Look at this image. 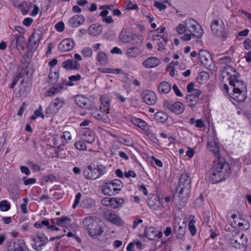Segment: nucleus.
Returning a JSON list of instances; mask_svg holds the SVG:
<instances>
[{"mask_svg":"<svg viewBox=\"0 0 251 251\" xmlns=\"http://www.w3.org/2000/svg\"><path fill=\"white\" fill-rule=\"evenodd\" d=\"M223 92L226 93L231 100L242 102L247 98V88L244 82L239 77L226 80L221 85Z\"/></svg>","mask_w":251,"mask_h":251,"instance_id":"nucleus-1","label":"nucleus"},{"mask_svg":"<svg viewBox=\"0 0 251 251\" xmlns=\"http://www.w3.org/2000/svg\"><path fill=\"white\" fill-rule=\"evenodd\" d=\"M175 31L180 35L183 41H189L196 37L201 38L203 34V30L199 24L193 18H187L184 21L178 24L175 27Z\"/></svg>","mask_w":251,"mask_h":251,"instance_id":"nucleus-2","label":"nucleus"},{"mask_svg":"<svg viewBox=\"0 0 251 251\" xmlns=\"http://www.w3.org/2000/svg\"><path fill=\"white\" fill-rule=\"evenodd\" d=\"M191 188V180L187 174L181 175L179 183L175 193V203L177 206H183L189 198Z\"/></svg>","mask_w":251,"mask_h":251,"instance_id":"nucleus-3","label":"nucleus"},{"mask_svg":"<svg viewBox=\"0 0 251 251\" xmlns=\"http://www.w3.org/2000/svg\"><path fill=\"white\" fill-rule=\"evenodd\" d=\"M210 180L216 183L228 177L230 173L229 165L223 159L218 158L213 163Z\"/></svg>","mask_w":251,"mask_h":251,"instance_id":"nucleus-4","label":"nucleus"},{"mask_svg":"<svg viewBox=\"0 0 251 251\" xmlns=\"http://www.w3.org/2000/svg\"><path fill=\"white\" fill-rule=\"evenodd\" d=\"M100 224V221L99 219L93 216L85 218L82 221L83 227L92 238H97L103 232V230Z\"/></svg>","mask_w":251,"mask_h":251,"instance_id":"nucleus-5","label":"nucleus"},{"mask_svg":"<svg viewBox=\"0 0 251 251\" xmlns=\"http://www.w3.org/2000/svg\"><path fill=\"white\" fill-rule=\"evenodd\" d=\"M218 62L222 68L223 81L226 82V80L233 77H239L240 74L236 69L230 65L231 58L229 56H224L219 59Z\"/></svg>","mask_w":251,"mask_h":251,"instance_id":"nucleus-6","label":"nucleus"},{"mask_svg":"<svg viewBox=\"0 0 251 251\" xmlns=\"http://www.w3.org/2000/svg\"><path fill=\"white\" fill-rule=\"evenodd\" d=\"M106 168L102 164L97 165H89L84 168L83 175L86 179L95 180L103 176L106 173Z\"/></svg>","mask_w":251,"mask_h":251,"instance_id":"nucleus-7","label":"nucleus"},{"mask_svg":"<svg viewBox=\"0 0 251 251\" xmlns=\"http://www.w3.org/2000/svg\"><path fill=\"white\" fill-rule=\"evenodd\" d=\"M123 187V183L119 179H114L104 183L102 186V193L107 196H113L119 193Z\"/></svg>","mask_w":251,"mask_h":251,"instance_id":"nucleus-8","label":"nucleus"},{"mask_svg":"<svg viewBox=\"0 0 251 251\" xmlns=\"http://www.w3.org/2000/svg\"><path fill=\"white\" fill-rule=\"evenodd\" d=\"M43 35V28L36 29L30 36L27 44V52L33 53L37 49Z\"/></svg>","mask_w":251,"mask_h":251,"instance_id":"nucleus-9","label":"nucleus"},{"mask_svg":"<svg viewBox=\"0 0 251 251\" xmlns=\"http://www.w3.org/2000/svg\"><path fill=\"white\" fill-rule=\"evenodd\" d=\"M247 237L240 232H232L229 239V243L235 248L239 249L245 247L247 243Z\"/></svg>","mask_w":251,"mask_h":251,"instance_id":"nucleus-10","label":"nucleus"},{"mask_svg":"<svg viewBox=\"0 0 251 251\" xmlns=\"http://www.w3.org/2000/svg\"><path fill=\"white\" fill-rule=\"evenodd\" d=\"M211 28L212 33L215 36L222 37L226 36L225 25L221 19L214 20L211 24Z\"/></svg>","mask_w":251,"mask_h":251,"instance_id":"nucleus-11","label":"nucleus"},{"mask_svg":"<svg viewBox=\"0 0 251 251\" xmlns=\"http://www.w3.org/2000/svg\"><path fill=\"white\" fill-rule=\"evenodd\" d=\"M198 56L201 63L205 67L211 70L215 69L210 53L207 50H201L198 53Z\"/></svg>","mask_w":251,"mask_h":251,"instance_id":"nucleus-12","label":"nucleus"},{"mask_svg":"<svg viewBox=\"0 0 251 251\" xmlns=\"http://www.w3.org/2000/svg\"><path fill=\"white\" fill-rule=\"evenodd\" d=\"M66 100L63 98H56L46 108V114L49 115L57 113L66 104Z\"/></svg>","mask_w":251,"mask_h":251,"instance_id":"nucleus-13","label":"nucleus"},{"mask_svg":"<svg viewBox=\"0 0 251 251\" xmlns=\"http://www.w3.org/2000/svg\"><path fill=\"white\" fill-rule=\"evenodd\" d=\"M33 241L35 243L32 245V247L37 251H41L42 250V247L45 246L49 240L48 237L42 233L37 232L36 236L32 237Z\"/></svg>","mask_w":251,"mask_h":251,"instance_id":"nucleus-14","label":"nucleus"},{"mask_svg":"<svg viewBox=\"0 0 251 251\" xmlns=\"http://www.w3.org/2000/svg\"><path fill=\"white\" fill-rule=\"evenodd\" d=\"M25 38L22 35H14L11 37L10 48H14L20 51L25 50Z\"/></svg>","mask_w":251,"mask_h":251,"instance_id":"nucleus-15","label":"nucleus"},{"mask_svg":"<svg viewBox=\"0 0 251 251\" xmlns=\"http://www.w3.org/2000/svg\"><path fill=\"white\" fill-rule=\"evenodd\" d=\"M231 218L233 220L231 223L232 226L243 230H247L249 228L250 224L247 221L238 218L236 214H232Z\"/></svg>","mask_w":251,"mask_h":251,"instance_id":"nucleus-16","label":"nucleus"},{"mask_svg":"<svg viewBox=\"0 0 251 251\" xmlns=\"http://www.w3.org/2000/svg\"><path fill=\"white\" fill-rule=\"evenodd\" d=\"M75 102L82 108L90 109L92 107L91 100L82 95H77L75 97Z\"/></svg>","mask_w":251,"mask_h":251,"instance_id":"nucleus-17","label":"nucleus"},{"mask_svg":"<svg viewBox=\"0 0 251 251\" xmlns=\"http://www.w3.org/2000/svg\"><path fill=\"white\" fill-rule=\"evenodd\" d=\"M75 44L73 40L66 38L63 40L58 45V50L60 52H65L72 50Z\"/></svg>","mask_w":251,"mask_h":251,"instance_id":"nucleus-18","label":"nucleus"},{"mask_svg":"<svg viewBox=\"0 0 251 251\" xmlns=\"http://www.w3.org/2000/svg\"><path fill=\"white\" fill-rule=\"evenodd\" d=\"M166 30L165 27H162L160 28H158V33L160 34H158V49H162L164 48L167 43L168 42V38L164 33Z\"/></svg>","mask_w":251,"mask_h":251,"instance_id":"nucleus-19","label":"nucleus"},{"mask_svg":"<svg viewBox=\"0 0 251 251\" xmlns=\"http://www.w3.org/2000/svg\"><path fill=\"white\" fill-rule=\"evenodd\" d=\"M85 20L82 15H75L69 19L68 24L72 27H76L82 25Z\"/></svg>","mask_w":251,"mask_h":251,"instance_id":"nucleus-20","label":"nucleus"},{"mask_svg":"<svg viewBox=\"0 0 251 251\" xmlns=\"http://www.w3.org/2000/svg\"><path fill=\"white\" fill-rule=\"evenodd\" d=\"M80 135L81 139L88 143L93 144L95 141V134L91 130L83 129L80 131Z\"/></svg>","mask_w":251,"mask_h":251,"instance_id":"nucleus-21","label":"nucleus"},{"mask_svg":"<svg viewBox=\"0 0 251 251\" xmlns=\"http://www.w3.org/2000/svg\"><path fill=\"white\" fill-rule=\"evenodd\" d=\"M62 67L67 70H78L80 67V64L76 60L68 59L62 63Z\"/></svg>","mask_w":251,"mask_h":251,"instance_id":"nucleus-22","label":"nucleus"},{"mask_svg":"<svg viewBox=\"0 0 251 251\" xmlns=\"http://www.w3.org/2000/svg\"><path fill=\"white\" fill-rule=\"evenodd\" d=\"M106 218L111 223L117 226L122 224V221L120 217L111 211H106L105 213Z\"/></svg>","mask_w":251,"mask_h":251,"instance_id":"nucleus-23","label":"nucleus"},{"mask_svg":"<svg viewBox=\"0 0 251 251\" xmlns=\"http://www.w3.org/2000/svg\"><path fill=\"white\" fill-rule=\"evenodd\" d=\"M13 248H11L12 251H30L27 248L25 241L23 239H18L13 242Z\"/></svg>","mask_w":251,"mask_h":251,"instance_id":"nucleus-24","label":"nucleus"},{"mask_svg":"<svg viewBox=\"0 0 251 251\" xmlns=\"http://www.w3.org/2000/svg\"><path fill=\"white\" fill-rule=\"evenodd\" d=\"M132 32L129 28H123L119 35V38L123 43H128L131 41Z\"/></svg>","mask_w":251,"mask_h":251,"instance_id":"nucleus-25","label":"nucleus"},{"mask_svg":"<svg viewBox=\"0 0 251 251\" xmlns=\"http://www.w3.org/2000/svg\"><path fill=\"white\" fill-rule=\"evenodd\" d=\"M107 113H104V112L102 110H98L93 112L92 114L93 117L97 120H99L104 123H108L109 122V119L107 115Z\"/></svg>","mask_w":251,"mask_h":251,"instance_id":"nucleus-26","label":"nucleus"},{"mask_svg":"<svg viewBox=\"0 0 251 251\" xmlns=\"http://www.w3.org/2000/svg\"><path fill=\"white\" fill-rule=\"evenodd\" d=\"M64 83H58L56 85L50 88L47 91V96L52 97L59 93L63 89L64 87Z\"/></svg>","mask_w":251,"mask_h":251,"instance_id":"nucleus-27","label":"nucleus"},{"mask_svg":"<svg viewBox=\"0 0 251 251\" xmlns=\"http://www.w3.org/2000/svg\"><path fill=\"white\" fill-rule=\"evenodd\" d=\"M100 100L101 101V106L100 109L104 112H106V113H109L110 100L108 97L105 96H101L100 97Z\"/></svg>","mask_w":251,"mask_h":251,"instance_id":"nucleus-28","label":"nucleus"},{"mask_svg":"<svg viewBox=\"0 0 251 251\" xmlns=\"http://www.w3.org/2000/svg\"><path fill=\"white\" fill-rule=\"evenodd\" d=\"M170 109L175 113L180 114L185 110V106L182 102L176 101L171 105Z\"/></svg>","mask_w":251,"mask_h":251,"instance_id":"nucleus-29","label":"nucleus"},{"mask_svg":"<svg viewBox=\"0 0 251 251\" xmlns=\"http://www.w3.org/2000/svg\"><path fill=\"white\" fill-rule=\"evenodd\" d=\"M201 92L200 90H196V95L191 94L186 97V102L189 105L192 106L195 105L198 100L199 97L201 95Z\"/></svg>","mask_w":251,"mask_h":251,"instance_id":"nucleus-30","label":"nucleus"},{"mask_svg":"<svg viewBox=\"0 0 251 251\" xmlns=\"http://www.w3.org/2000/svg\"><path fill=\"white\" fill-rule=\"evenodd\" d=\"M102 30V25L98 24H93L89 27L88 32L90 35L96 36L100 34Z\"/></svg>","mask_w":251,"mask_h":251,"instance_id":"nucleus-31","label":"nucleus"},{"mask_svg":"<svg viewBox=\"0 0 251 251\" xmlns=\"http://www.w3.org/2000/svg\"><path fill=\"white\" fill-rule=\"evenodd\" d=\"M143 100L148 105H152L155 103V100L151 94V93L149 91H145L141 94Z\"/></svg>","mask_w":251,"mask_h":251,"instance_id":"nucleus-32","label":"nucleus"},{"mask_svg":"<svg viewBox=\"0 0 251 251\" xmlns=\"http://www.w3.org/2000/svg\"><path fill=\"white\" fill-rule=\"evenodd\" d=\"M208 148L210 151L213 152L216 157L220 158L219 157L220 147L218 143L215 142H212L209 141L208 142Z\"/></svg>","mask_w":251,"mask_h":251,"instance_id":"nucleus-33","label":"nucleus"},{"mask_svg":"<svg viewBox=\"0 0 251 251\" xmlns=\"http://www.w3.org/2000/svg\"><path fill=\"white\" fill-rule=\"evenodd\" d=\"M143 66L147 68H152L157 66V58L150 57L146 59L142 63Z\"/></svg>","mask_w":251,"mask_h":251,"instance_id":"nucleus-34","label":"nucleus"},{"mask_svg":"<svg viewBox=\"0 0 251 251\" xmlns=\"http://www.w3.org/2000/svg\"><path fill=\"white\" fill-rule=\"evenodd\" d=\"M145 234L150 240H153L157 237V230L152 227H147L145 230Z\"/></svg>","mask_w":251,"mask_h":251,"instance_id":"nucleus-35","label":"nucleus"},{"mask_svg":"<svg viewBox=\"0 0 251 251\" xmlns=\"http://www.w3.org/2000/svg\"><path fill=\"white\" fill-rule=\"evenodd\" d=\"M140 53L139 49L136 47H130L127 49L126 55L128 57L135 58Z\"/></svg>","mask_w":251,"mask_h":251,"instance_id":"nucleus-36","label":"nucleus"},{"mask_svg":"<svg viewBox=\"0 0 251 251\" xmlns=\"http://www.w3.org/2000/svg\"><path fill=\"white\" fill-rule=\"evenodd\" d=\"M178 65V62L172 61L167 66V71L169 73L170 76L174 77L176 75V66Z\"/></svg>","mask_w":251,"mask_h":251,"instance_id":"nucleus-37","label":"nucleus"},{"mask_svg":"<svg viewBox=\"0 0 251 251\" xmlns=\"http://www.w3.org/2000/svg\"><path fill=\"white\" fill-rule=\"evenodd\" d=\"M171 88V85L166 81L162 82L158 87V89L160 93L165 94L170 92Z\"/></svg>","mask_w":251,"mask_h":251,"instance_id":"nucleus-38","label":"nucleus"},{"mask_svg":"<svg viewBox=\"0 0 251 251\" xmlns=\"http://www.w3.org/2000/svg\"><path fill=\"white\" fill-rule=\"evenodd\" d=\"M56 221L58 226H66L69 224L71 219L67 216H62L60 218H56Z\"/></svg>","mask_w":251,"mask_h":251,"instance_id":"nucleus-39","label":"nucleus"},{"mask_svg":"<svg viewBox=\"0 0 251 251\" xmlns=\"http://www.w3.org/2000/svg\"><path fill=\"white\" fill-rule=\"evenodd\" d=\"M208 74L205 71H202L199 73L197 81L200 84H203L208 80Z\"/></svg>","mask_w":251,"mask_h":251,"instance_id":"nucleus-40","label":"nucleus"},{"mask_svg":"<svg viewBox=\"0 0 251 251\" xmlns=\"http://www.w3.org/2000/svg\"><path fill=\"white\" fill-rule=\"evenodd\" d=\"M114 201L115 198H105L101 200V203L104 206L115 208Z\"/></svg>","mask_w":251,"mask_h":251,"instance_id":"nucleus-41","label":"nucleus"},{"mask_svg":"<svg viewBox=\"0 0 251 251\" xmlns=\"http://www.w3.org/2000/svg\"><path fill=\"white\" fill-rule=\"evenodd\" d=\"M59 76V73L58 71H55L52 72L50 71L49 75V82L52 84H54L57 81Z\"/></svg>","mask_w":251,"mask_h":251,"instance_id":"nucleus-42","label":"nucleus"},{"mask_svg":"<svg viewBox=\"0 0 251 251\" xmlns=\"http://www.w3.org/2000/svg\"><path fill=\"white\" fill-rule=\"evenodd\" d=\"M132 122L134 125L142 129H145L146 127V122L139 118H134L132 120Z\"/></svg>","mask_w":251,"mask_h":251,"instance_id":"nucleus-43","label":"nucleus"},{"mask_svg":"<svg viewBox=\"0 0 251 251\" xmlns=\"http://www.w3.org/2000/svg\"><path fill=\"white\" fill-rule=\"evenodd\" d=\"M24 80L21 81V87L19 90V93L21 94H24L25 92H28L30 90L31 86L26 84L25 85Z\"/></svg>","mask_w":251,"mask_h":251,"instance_id":"nucleus-44","label":"nucleus"},{"mask_svg":"<svg viewBox=\"0 0 251 251\" xmlns=\"http://www.w3.org/2000/svg\"><path fill=\"white\" fill-rule=\"evenodd\" d=\"M157 196H153V197L149 199L147 201V203L150 207L153 210H156L157 206L156 205V200Z\"/></svg>","mask_w":251,"mask_h":251,"instance_id":"nucleus-45","label":"nucleus"},{"mask_svg":"<svg viewBox=\"0 0 251 251\" xmlns=\"http://www.w3.org/2000/svg\"><path fill=\"white\" fill-rule=\"evenodd\" d=\"M195 221L194 218H193L189 221L188 224V228L192 236L195 235L197 231V228L195 226Z\"/></svg>","mask_w":251,"mask_h":251,"instance_id":"nucleus-46","label":"nucleus"},{"mask_svg":"<svg viewBox=\"0 0 251 251\" xmlns=\"http://www.w3.org/2000/svg\"><path fill=\"white\" fill-rule=\"evenodd\" d=\"M10 208V204L6 200L0 201V209L2 211H7Z\"/></svg>","mask_w":251,"mask_h":251,"instance_id":"nucleus-47","label":"nucleus"},{"mask_svg":"<svg viewBox=\"0 0 251 251\" xmlns=\"http://www.w3.org/2000/svg\"><path fill=\"white\" fill-rule=\"evenodd\" d=\"M49 220L47 219H45L41 222H37L34 224V226L37 228H41L43 226H45L48 227L49 226Z\"/></svg>","mask_w":251,"mask_h":251,"instance_id":"nucleus-48","label":"nucleus"},{"mask_svg":"<svg viewBox=\"0 0 251 251\" xmlns=\"http://www.w3.org/2000/svg\"><path fill=\"white\" fill-rule=\"evenodd\" d=\"M75 148L80 151H85L86 150V144L82 141H77L75 142Z\"/></svg>","mask_w":251,"mask_h":251,"instance_id":"nucleus-49","label":"nucleus"},{"mask_svg":"<svg viewBox=\"0 0 251 251\" xmlns=\"http://www.w3.org/2000/svg\"><path fill=\"white\" fill-rule=\"evenodd\" d=\"M24 76V74L22 72H20L17 75L13 78L12 82L10 85V88L13 89L15 86L19 79Z\"/></svg>","mask_w":251,"mask_h":251,"instance_id":"nucleus-50","label":"nucleus"},{"mask_svg":"<svg viewBox=\"0 0 251 251\" xmlns=\"http://www.w3.org/2000/svg\"><path fill=\"white\" fill-rule=\"evenodd\" d=\"M169 5L168 0H160V2L158 1V9L160 11L163 10Z\"/></svg>","mask_w":251,"mask_h":251,"instance_id":"nucleus-51","label":"nucleus"},{"mask_svg":"<svg viewBox=\"0 0 251 251\" xmlns=\"http://www.w3.org/2000/svg\"><path fill=\"white\" fill-rule=\"evenodd\" d=\"M131 37V41H133V44L140 43L143 40V37L139 34L137 35L132 33Z\"/></svg>","mask_w":251,"mask_h":251,"instance_id":"nucleus-52","label":"nucleus"},{"mask_svg":"<svg viewBox=\"0 0 251 251\" xmlns=\"http://www.w3.org/2000/svg\"><path fill=\"white\" fill-rule=\"evenodd\" d=\"M21 12L23 14H26L29 11V6L26 2H23L19 5Z\"/></svg>","mask_w":251,"mask_h":251,"instance_id":"nucleus-53","label":"nucleus"},{"mask_svg":"<svg viewBox=\"0 0 251 251\" xmlns=\"http://www.w3.org/2000/svg\"><path fill=\"white\" fill-rule=\"evenodd\" d=\"M92 50L90 48H85L81 51L82 55L85 57H90L92 55Z\"/></svg>","mask_w":251,"mask_h":251,"instance_id":"nucleus-54","label":"nucleus"},{"mask_svg":"<svg viewBox=\"0 0 251 251\" xmlns=\"http://www.w3.org/2000/svg\"><path fill=\"white\" fill-rule=\"evenodd\" d=\"M99 61L101 63L104 64L106 62V56L103 52H99L97 56Z\"/></svg>","mask_w":251,"mask_h":251,"instance_id":"nucleus-55","label":"nucleus"},{"mask_svg":"<svg viewBox=\"0 0 251 251\" xmlns=\"http://www.w3.org/2000/svg\"><path fill=\"white\" fill-rule=\"evenodd\" d=\"M125 7L128 9H138V5L135 4L133 3L131 1H126L125 3Z\"/></svg>","mask_w":251,"mask_h":251,"instance_id":"nucleus-56","label":"nucleus"},{"mask_svg":"<svg viewBox=\"0 0 251 251\" xmlns=\"http://www.w3.org/2000/svg\"><path fill=\"white\" fill-rule=\"evenodd\" d=\"M168 118V115L163 112H158V122H164L167 120Z\"/></svg>","mask_w":251,"mask_h":251,"instance_id":"nucleus-57","label":"nucleus"},{"mask_svg":"<svg viewBox=\"0 0 251 251\" xmlns=\"http://www.w3.org/2000/svg\"><path fill=\"white\" fill-rule=\"evenodd\" d=\"M24 203L21 204L20 206V208L23 213L25 214L27 212V203L28 202V199L27 198L23 199Z\"/></svg>","mask_w":251,"mask_h":251,"instance_id":"nucleus-58","label":"nucleus"},{"mask_svg":"<svg viewBox=\"0 0 251 251\" xmlns=\"http://www.w3.org/2000/svg\"><path fill=\"white\" fill-rule=\"evenodd\" d=\"M23 179L24 181V184L25 185H28L34 184L36 181V179L34 178H30L26 179V177H24Z\"/></svg>","mask_w":251,"mask_h":251,"instance_id":"nucleus-59","label":"nucleus"},{"mask_svg":"<svg viewBox=\"0 0 251 251\" xmlns=\"http://www.w3.org/2000/svg\"><path fill=\"white\" fill-rule=\"evenodd\" d=\"M55 27L57 31L62 32L64 29L65 25L63 22H59L55 25Z\"/></svg>","mask_w":251,"mask_h":251,"instance_id":"nucleus-60","label":"nucleus"},{"mask_svg":"<svg viewBox=\"0 0 251 251\" xmlns=\"http://www.w3.org/2000/svg\"><path fill=\"white\" fill-rule=\"evenodd\" d=\"M172 89L176 96L179 97H183V95L180 92V90L179 89V88H178L176 84H174L173 85Z\"/></svg>","mask_w":251,"mask_h":251,"instance_id":"nucleus-61","label":"nucleus"},{"mask_svg":"<svg viewBox=\"0 0 251 251\" xmlns=\"http://www.w3.org/2000/svg\"><path fill=\"white\" fill-rule=\"evenodd\" d=\"M81 197V194L80 193H78L76 195L75 197V200L74 201V203L73 205V208L74 209L76 207V206L78 205V204L80 201Z\"/></svg>","mask_w":251,"mask_h":251,"instance_id":"nucleus-62","label":"nucleus"},{"mask_svg":"<svg viewBox=\"0 0 251 251\" xmlns=\"http://www.w3.org/2000/svg\"><path fill=\"white\" fill-rule=\"evenodd\" d=\"M124 201V200L122 198H115V201L114 202H115V208H117L121 206Z\"/></svg>","mask_w":251,"mask_h":251,"instance_id":"nucleus-63","label":"nucleus"},{"mask_svg":"<svg viewBox=\"0 0 251 251\" xmlns=\"http://www.w3.org/2000/svg\"><path fill=\"white\" fill-rule=\"evenodd\" d=\"M243 45L244 48L246 50H250L251 49V40L249 38L246 39Z\"/></svg>","mask_w":251,"mask_h":251,"instance_id":"nucleus-64","label":"nucleus"}]
</instances>
